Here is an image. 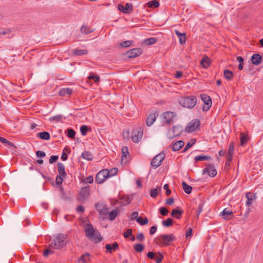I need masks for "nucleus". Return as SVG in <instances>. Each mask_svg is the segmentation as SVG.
Wrapping results in <instances>:
<instances>
[{"label":"nucleus","instance_id":"nucleus-1","mask_svg":"<svg viewBox=\"0 0 263 263\" xmlns=\"http://www.w3.org/2000/svg\"><path fill=\"white\" fill-rule=\"evenodd\" d=\"M68 242L67 236L65 234H60L54 238L53 241L49 247L55 249H61L65 246Z\"/></svg>","mask_w":263,"mask_h":263},{"label":"nucleus","instance_id":"nucleus-2","mask_svg":"<svg viewBox=\"0 0 263 263\" xmlns=\"http://www.w3.org/2000/svg\"><path fill=\"white\" fill-rule=\"evenodd\" d=\"M197 102V99L194 96L182 97L178 100V103L181 106L189 109L194 108Z\"/></svg>","mask_w":263,"mask_h":263},{"label":"nucleus","instance_id":"nucleus-3","mask_svg":"<svg viewBox=\"0 0 263 263\" xmlns=\"http://www.w3.org/2000/svg\"><path fill=\"white\" fill-rule=\"evenodd\" d=\"M176 116L174 112L171 111H167L162 114L161 117H162V122L167 125H170L173 123L174 118Z\"/></svg>","mask_w":263,"mask_h":263},{"label":"nucleus","instance_id":"nucleus-4","mask_svg":"<svg viewBox=\"0 0 263 263\" xmlns=\"http://www.w3.org/2000/svg\"><path fill=\"white\" fill-rule=\"evenodd\" d=\"M165 155L163 152H161L154 157L151 162V166L155 169L160 166L163 160L164 159Z\"/></svg>","mask_w":263,"mask_h":263},{"label":"nucleus","instance_id":"nucleus-5","mask_svg":"<svg viewBox=\"0 0 263 263\" xmlns=\"http://www.w3.org/2000/svg\"><path fill=\"white\" fill-rule=\"evenodd\" d=\"M143 135V128L139 127L134 129L132 133V139L134 143H138Z\"/></svg>","mask_w":263,"mask_h":263},{"label":"nucleus","instance_id":"nucleus-6","mask_svg":"<svg viewBox=\"0 0 263 263\" xmlns=\"http://www.w3.org/2000/svg\"><path fill=\"white\" fill-rule=\"evenodd\" d=\"M200 98L203 102L202 106L203 111H208L211 108L212 103L211 98L206 94L202 93L200 95Z\"/></svg>","mask_w":263,"mask_h":263},{"label":"nucleus","instance_id":"nucleus-7","mask_svg":"<svg viewBox=\"0 0 263 263\" xmlns=\"http://www.w3.org/2000/svg\"><path fill=\"white\" fill-rule=\"evenodd\" d=\"M108 178V172H107V169H103L96 175V181L98 184H101Z\"/></svg>","mask_w":263,"mask_h":263},{"label":"nucleus","instance_id":"nucleus-8","mask_svg":"<svg viewBox=\"0 0 263 263\" xmlns=\"http://www.w3.org/2000/svg\"><path fill=\"white\" fill-rule=\"evenodd\" d=\"M176 239L173 234H165L160 236V241L163 246H168L171 242L174 241Z\"/></svg>","mask_w":263,"mask_h":263},{"label":"nucleus","instance_id":"nucleus-9","mask_svg":"<svg viewBox=\"0 0 263 263\" xmlns=\"http://www.w3.org/2000/svg\"><path fill=\"white\" fill-rule=\"evenodd\" d=\"M200 125V121L198 119H194L189 122L185 130L187 133H191L197 129Z\"/></svg>","mask_w":263,"mask_h":263},{"label":"nucleus","instance_id":"nucleus-10","mask_svg":"<svg viewBox=\"0 0 263 263\" xmlns=\"http://www.w3.org/2000/svg\"><path fill=\"white\" fill-rule=\"evenodd\" d=\"M208 173V175L211 177H214L217 175V171L212 164H208L206 167L202 170V174Z\"/></svg>","mask_w":263,"mask_h":263},{"label":"nucleus","instance_id":"nucleus-11","mask_svg":"<svg viewBox=\"0 0 263 263\" xmlns=\"http://www.w3.org/2000/svg\"><path fill=\"white\" fill-rule=\"evenodd\" d=\"M142 53V50L141 48H138L132 49L126 52V54L129 59L137 57L140 55Z\"/></svg>","mask_w":263,"mask_h":263},{"label":"nucleus","instance_id":"nucleus-12","mask_svg":"<svg viewBox=\"0 0 263 263\" xmlns=\"http://www.w3.org/2000/svg\"><path fill=\"white\" fill-rule=\"evenodd\" d=\"M90 191V186L82 187L80 192V199L81 200L87 199L89 196Z\"/></svg>","mask_w":263,"mask_h":263},{"label":"nucleus","instance_id":"nucleus-13","mask_svg":"<svg viewBox=\"0 0 263 263\" xmlns=\"http://www.w3.org/2000/svg\"><path fill=\"white\" fill-rule=\"evenodd\" d=\"M133 199V198L132 195H124L119 196V199L122 200L120 204L123 206H125L131 203Z\"/></svg>","mask_w":263,"mask_h":263},{"label":"nucleus","instance_id":"nucleus-14","mask_svg":"<svg viewBox=\"0 0 263 263\" xmlns=\"http://www.w3.org/2000/svg\"><path fill=\"white\" fill-rule=\"evenodd\" d=\"M96 231L94 230L92 224L90 223H87L85 229L86 236L90 239L95 235L94 233Z\"/></svg>","mask_w":263,"mask_h":263},{"label":"nucleus","instance_id":"nucleus-15","mask_svg":"<svg viewBox=\"0 0 263 263\" xmlns=\"http://www.w3.org/2000/svg\"><path fill=\"white\" fill-rule=\"evenodd\" d=\"M118 9L124 13H129L133 9V6L131 4L126 3L124 6L123 5H118Z\"/></svg>","mask_w":263,"mask_h":263},{"label":"nucleus","instance_id":"nucleus-16","mask_svg":"<svg viewBox=\"0 0 263 263\" xmlns=\"http://www.w3.org/2000/svg\"><path fill=\"white\" fill-rule=\"evenodd\" d=\"M179 128V126H174L172 129H170L167 133V137L170 139H172L179 135L180 131H177Z\"/></svg>","mask_w":263,"mask_h":263},{"label":"nucleus","instance_id":"nucleus-17","mask_svg":"<svg viewBox=\"0 0 263 263\" xmlns=\"http://www.w3.org/2000/svg\"><path fill=\"white\" fill-rule=\"evenodd\" d=\"M105 249L107 250V252L109 253H111L112 252L118 250L119 248L118 243L115 241L111 244H106L105 247Z\"/></svg>","mask_w":263,"mask_h":263},{"label":"nucleus","instance_id":"nucleus-18","mask_svg":"<svg viewBox=\"0 0 263 263\" xmlns=\"http://www.w3.org/2000/svg\"><path fill=\"white\" fill-rule=\"evenodd\" d=\"M220 215L222 216L223 219L230 220L233 216V213L232 211H230L228 209L226 208L222 212L220 213Z\"/></svg>","mask_w":263,"mask_h":263},{"label":"nucleus","instance_id":"nucleus-19","mask_svg":"<svg viewBox=\"0 0 263 263\" xmlns=\"http://www.w3.org/2000/svg\"><path fill=\"white\" fill-rule=\"evenodd\" d=\"M261 60L262 57L258 53L253 54L251 58L252 63L255 65H259L261 63Z\"/></svg>","mask_w":263,"mask_h":263},{"label":"nucleus","instance_id":"nucleus-20","mask_svg":"<svg viewBox=\"0 0 263 263\" xmlns=\"http://www.w3.org/2000/svg\"><path fill=\"white\" fill-rule=\"evenodd\" d=\"M184 145V143L182 140H179L173 144L172 146V150L174 152L180 150Z\"/></svg>","mask_w":263,"mask_h":263},{"label":"nucleus","instance_id":"nucleus-21","mask_svg":"<svg viewBox=\"0 0 263 263\" xmlns=\"http://www.w3.org/2000/svg\"><path fill=\"white\" fill-rule=\"evenodd\" d=\"M73 90L70 88H63L59 91V95L62 97L69 96L72 94Z\"/></svg>","mask_w":263,"mask_h":263},{"label":"nucleus","instance_id":"nucleus-22","mask_svg":"<svg viewBox=\"0 0 263 263\" xmlns=\"http://www.w3.org/2000/svg\"><path fill=\"white\" fill-rule=\"evenodd\" d=\"M175 33L179 39L180 44H184L186 42V34L185 33H180L178 30H175Z\"/></svg>","mask_w":263,"mask_h":263},{"label":"nucleus","instance_id":"nucleus-23","mask_svg":"<svg viewBox=\"0 0 263 263\" xmlns=\"http://www.w3.org/2000/svg\"><path fill=\"white\" fill-rule=\"evenodd\" d=\"M183 212V211L181 210L179 208L174 209L172 211L171 216L175 217L178 219H179L181 218Z\"/></svg>","mask_w":263,"mask_h":263},{"label":"nucleus","instance_id":"nucleus-24","mask_svg":"<svg viewBox=\"0 0 263 263\" xmlns=\"http://www.w3.org/2000/svg\"><path fill=\"white\" fill-rule=\"evenodd\" d=\"M200 64L204 68H208L211 64V60L206 55H204L201 61Z\"/></svg>","mask_w":263,"mask_h":263},{"label":"nucleus","instance_id":"nucleus-25","mask_svg":"<svg viewBox=\"0 0 263 263\" xmlns=\"http://www.w3.org/2000/svg\"><path fill=\"white\" fill-rule=\"evenodd\" d=\"M246 198H247V201L246 202V205L248 206H250L252 204V201L253 199H255L256 195L251 193H247L246 195Z\"/></svg>","mask_w":263,"mask_h":263},{"label":"nucleus","instance_id":"nucleus-26","mask_svg":"<svg viewBox=\"0 0 263 263\" xmlns=\"http://www.w3.org/2000/svg\"><path fill=\"white\" fill-rule=\"evenodd\" d=\"M65 170V167L64 165L61 162L58 163V172L60 174V176H62L63 178H65L67 175Z\"/></svg>","mask_w":263,"mask_h":263},{"label":"nucleus","instance_id":"nucleus-27","mask_svg":"<svg viewBox=\"0 0 263 263\" xmlns=\"http://www.w3.org/2000/svg\"><path fill=\"white\" fill-rule=\"evenodd\" d=\"M120 211L119 209L112 210L111 212H108L109 215L108 219L110 221H113L115 218L119 215Z\"/></svg>","mask_w":263,"mask_h":263},{"label":"nucleus","instance_id":"nucleus-28","mask_svg":"<svg viewBox=\"0 0 263 263\" xmlns=\"http://www.w3.org/2000/svg\"><path fill=\"white\" fill-rule=\"evenodd\" d=\"M37 137L41 139L49 140L50 139V135L48 132H42L37 134Z\"/></svg>","mask_w":263,"mask_h":263},{"label":"nucleus","instance_id":"nucleus-29","mask_svg":"<svg viewBox=\"0 0 263 263\" xmlns=\"http://www.w3.org/2000/svg\"><path fill=\"white\" fill-rule=\"evenodd\" d=\"M95 235L90 238V239L94 243H98L102 240V238L101 236L100 233L96 231L94 233Z\"/></svg>","mask_w":263,"mask_h":263},{"label":"nucleus","instance_id":"nucleus-30","mask_svg":"<svg viewBox=\"0 0 263 263\" xmlns=\"http://www.w3.org/2000/svg\"><path fill=\"white\" fill-rule=\"evenodd\" d=\"M224 78L228 81H231L233 79L234 74L233 72L228 69H224L223 71Z\"/></svg>","mask_w":263,"mask_h":263},{"label":"nucleus","instance_id":"nucleus-31","mask_svg":"<svg viewBox=\"0 0 263 263\" xmlns=\"http://www.w3.org/2000/svg\"><path fill=\"white\" fill-rule=\"evenodd\" d=\"M211 159V157L210 156H204V155H199L196 156L194 158V162L196 163L197 161H209Z\"/></svg>","mask_w":263,"mask_h":263},{"label":"nucleus","instance_id":"nucleus-32","mask_svg":"<svg viewBox=\"0 0 263 263\" xmlns=\"http://www.w3.org/2000/svg\"><path fill=\"white\" fill-rule=\"evenodd\" d=\"M156 120V117L155 114H150L146 119V123L148 126H151Z\"/></svg>","mask_w":263,"mask_h":263},{"label":"nucleus","instance_id":"nucleus-33","mask_svg":"<svg viewBox=\"0 0 263 263\" xmlns=\"http://www.w3.org/2000/svg\"><path fill=\"white\" fill-rule=\"evenodd\" d=\"M159 1L157 0H153L149 1L147 4L146 5L148 7L151 8H158L159 6Z\"/></svg>","mask_w":263,"mask_h":263},{"label":"nucleus","instance_id":"nucleus-34","mask_svg":"<svg viewBox=\"0 0 263 263\" xmlns=\"http://www.w3.org/2000/svg\"><path fill=\"white\" fill-rule=\"evenodd\" d=\"M88 51L86 49H75L73 50L72 53L76 55H81L83 54H87Z\"/></svg>","mask_w":263,"mask_h":263},{"label":"nucleus","instance_id":"nucleus-35","mask_svg":"<svg viewBox=\"0 0 263 263\" xmlns=\"http://www.w3.org/2000/svg\"><path fill=\"white\" fill-rule=\"evenodd\" d=\"M81 32L85 34H87L93 32V30L91 29L90 27H87L83 25L80 29Z\"/></svg>","mask_w":263,"mask_h":263},{"label":"nucleus","instance_id":"nucleus-36","mask_svg":"<svg viewBox=\"0 0 263 263\" xmlns=\"http://www.w3.org/2000/svg\"><path fill=\"white\" fill-rule=\"evenodd\" d=\"M182 186L184 191L187 194H190L192 192V187L188 185L185 182H182Z\"/></svg>","mask_w":263,"mask_h":263},{"label":"nucleus","instance_id":"nucleus-37","mask_svg":"<svg viewBox=\"0 0 263 263\" xmlns=\"http://www.w3.org/2000/svg\"><path fill=\"white\" fill-rule=\"evenodd\" d=\"M81 157L87 160H92L93 159V156L91 153L89 151H85L84 152L82 155Z\"/></svg>","mask_w":263,"mask_h":263},{"label":"nucleus","instance_id":"nucleus-38","mask_svg":"<svg viewBox=\"0 0 263 263\" xmlns=\"http://www.w3.org/2000/svg\"><path fill=\"white\" fill-rule=\"evenodd\" d=\"M134 249L137 252L141 253L143 251L144 246L141 243H136L134 246Z\"/></svg>","mask_w":263,"mask_h":263},{"label":"nucleus","instance_id":"nucleus-39","mask_svg":"<svg viewBox=\"0 0 263 263\" xmlns=\"http://www.w3.org/2000/svg\"><path fill=\"white\" fill-rule=\"evenodd\" d=\"M157 41L156 37H149L144 41V43L146 45H151L155 43Z\"/></svg>","mask_w":263,"mask_h":263},{"label":"nucleus","instance_id":"nucleus-40","mask_svg":"<svg viewBox=\"0 0 263 263\" xmlns=\"http://www.w3.org/2000/svg\"><path fill=\"white\" fill-rule=\"evenodd\" d=\"M162 223L165 227H169L173 225V220L171 218H168L166 220H163Z\"/></svg>","mask_w":263,"mask_h":263},{"label":"nucleus","instance_id":"nucleus-41","mask_svg":"<svg viewBox=\"0 0 263 263\" xmlns=\"http://www.w3.org/2000/svg\"><path fill=\"white\" fill-rule=\"evenodd\" d=\"M196 142L195 139H191L190 141L187 143L186 144L185 147L184 148L183 150L182 151L183 152H185L187 151L189 148H190Z\"/></svg>","mask_w":263,"mask_h":263},{"label":"nucleus","instance_id":"nucleus-42","mask_svg":"<svg viewBox=\"0 0 263 263\" xmlns=\"http://www.w3.org/2000/svg\"><path fill=\"white\" fill-rule=\"evenodd\" d=\"M137 222L139 223L140 224L143 226L148 223V220L146 217L143 218L141 217H139L137 218Z\"/></svg>","mask_w":263,"mask_h":263},{"label":"nucleus","instance_id":"nucleus-43","mask_svg":"<svg viewBox=\"0 0 263 263\" xmlns=\"http://www.w3.org/2000/svg\"><path fill=\"white\" fill-rule=\"evenodd\" d=\"M66 131L68 137L71 139L74 138L76 133L72 128H68Z\"/></svg>","mask_w":263,"mask_h":263},{"label":"nucleus","instance_id":"nucleus-44","mask_svg":"<svg viewBox=\"0 0 263 263\" xmlns=\"http://www.w3.org/2000/svg\"><path fill=\"white\" fill-rule=\"evenodd\" d=\"M248 137L243 133L240 134V145H244L248 141Z\"/></svg>","mask_w":263,"mask_h":263},{"label":"nucleus","instance_id":"nucleus-45","mask_svg":"<svg viewBox=\"0 0 263 263\" xmlns=\"http://www.w3.org/2000/svg\"><path fill=\"white\" fill-rule=\"evenodd\" d=\"M0 141L3 144H7L9 147H14L16 148L14 144L9 141L7 140L6 139L0 137Z\"/></svg>","mask_w":263,"mask_h":263},{"label":"nucleus","instance_id":"nucleus-46","mask_svg":"<svg viewBox=\"0 0 263 263\" xmlns=\"http://www.w3.org/2000/svg\"><path fill=\"white\" fill-rule=\"evenodd\" d=\"M108 208L105 207L104 209H102L99 212V215L102 218V219H104L105 218V216L108 215Z\"/></svg>","mask_w":263,"mask_h":263},{"label":"nucleus","instance_id":"nucleus-47","mask_svg":"<svg viewBox=\"0 0 263 263\" xmlns=\"http://www.w3.org/2000/svg\"><path fill=\"white\" fill-rule=\"evenodd\" d=\"M89 256L90 254L88 253L83 254L79 259V263H87V260L86 259V257H89Z\"/></svg>","mask_w":263,"mask_h":263},{"label":"nucleus","instance_id":"nucleus-48","mask_svg":"<svg viewBox=\"0 0 263 263\" xmlns=\"http://www.w3.org/2000/svg\"><path fill=\"white\" fill-rule=\"evenodd\" d=\"M133 43V41L127 40V41H124V42H122V43H121L120 44V46L121 47L127 48V47H130L132 45Z\"/></svg>","mask_w":263,"mask_h":263},{"label":"nucleus","instance_id":"nucleus-49","mask_svg":"<svg viewBox=\"0 0 263 263\" xmlns=\"http://www.w3.org/2000/svg\"><path fill=\"white\" fill-rule=\"evenodd\" d=\"M89 79H92L95 83H97L100 81V77L98 75L95 74L93 72L90 73L88 77Z\"/></svg>","mask_w":263,"mask_h":263},{"label":"nucleus","instance_id":"nucleus-50","mask_svg":"<svg viewBox=\"0 0 263 263\" xmlns=\"http://www.w3.org/2000/svg\"><path fill=\"white\" fill-rule=\"evenodd\" d=\"M129 154L128 148L127 146H123L122 148V160H123L124 158H126L127 155Z\"/></svg>","mask_w":263,"mask_h":263},{"label":"nucleus","instance_id":"nucleus-51","mask_svg":"<svg viewBox=\"0 0 263 263\" xmlns=\"http://www.w3.org/2000/svg\"><path fill=\"white\" fill-rule=\"evenodd\" d=\"M118 170L116 167H113L110 170H107L108 172V178L116 175L118 173Z\"/></svg>","mask_w":263,"mask_h":263},{"label":"nucleus","instance_id":"nucleus-52","mask_svg":"<svg viewBox=\"0 0 263 263\" xmlns=\"http://www.w3.org/2000/svg\"><path fill=\"white\" fill-rule=\"evenodd\" d=\"M62 118V116L61 115H58L53 117H51L49 118V121L51 122L55 121L58 122L61 121Z\"/></svg>","mask_w":263,"mask_h":263},{"label":"nucleus","instance_id":"nucleus-53","mask_svg":"<svg viewBox=\"0 0 263 263\" xmlns=\"http://www.w3.org/2000/svg\"><path fill=\"white\" fill-rule=\"evenodd\" d=\"M88 128L86 125H83L80 127V131L83 136H85L88 132Z\"/></svg>","mask_w":263,"mask_h":263},{"label":"nucleus","instance_id":"nucleus-54","mask_svg":"<svg viewBox=\"0 0 263 263\" xmlns=\"http://www.w3.org/2000/svg\"><path fill=\"white\" fill-rule=\"evenodd\" d=\"M11 30L10 28H6L5 29L0 30V35H7L9 34L11 32Z\"/></svg>","mask_w":263,"mask_h":263},{"label":"nucleus","instance_id":"nucleus-55","mask_svg":"<svg viewBox=\"0 0 263 263\" xmlns=\"http://www.w3.org/2000/svg\"><path fill=\"white\" fill-rule=\"evenodd\" d=\"M159 211L160 213L163 216H166L168 213V211L165 207L160 208Z\"/></svg>","mask_w":263,"mask_h":263},{"label":"nucleus","instance_id":"nucleus-56","mask_svg":"<svg viewBox=\"0 0 263 263\" xmlns=\"http://www.w3.org/2000/svg\"><path fill=\"white\" fill-rule=\"evenodd\" d=\"M144 235L142 232H138L136 235V239L139 241H143L144 239Z\"/></svg>","mask_w":263,"mask_h":263},{"label":"nucleus","instance_id":"nucleus-57","mask_svg":"<svg viewBox=\"0 0 263 263\" xmlns=\"http://www.w3.org/2000/svg\"><path fill=\"white\" fill-rule=\"evenodd\" d=\"M59 159V157L57 155H52L49 160V163L50 164L56 162Z\"/></svg>","mask_w":263,"mask_h":263},{"label":"nucleus","instance_id":"nucleus-58","mask_svg":"<svg viewBox=\"0 0 263 263\" xmlns=\"http://www.w3.org/2000/svg\"><path fill=\"white\" fill-rule=\"evenodd\" d=\"M234 143L232 142L229 145L228 153L229 154H234Z\"/></svg>","mask_w":263,"mask_h":263},{"label":"nucleus","instance_id":"nucleus-59","mask_svg":"<svg viewBox=\"0 0 263 263\" xmlns=\"http://www.w3.org/2000/svg\"><path fill=\"white\" fill-rule=\"evenodd\" d=\"M96 209L99 212L102 209H104L106 206L102 203H97L95 205Z\"/></svg>","mask_w":263,"mask_h":263},{"label":"nucleus","instance_id":"nucleus-60","mask_svg":"<svg viewBox=\"0 0 263 263\" xmlns=\"http://www.w3.org/2000/svg\"><path fill=\"white\" fill-rule=\"evenodd\" d=\"M63 177L60 175H57L55 178V181L57 185H60L62 184L63 179Z\"/></svg>","mask_w":263,"mask_h":263},{"label":"nucleus","instance_id":"nucleus-61","mask_svg":"<svg viewBox=\"0 0 263 263\" xmlns=\"http://www.w3.org/2000/svg\"><path fill=\"white\" fill-rule=\"evenodd\" d=\"M37 158H43L46 156V153L43 151H37L35 153Z\"/></svg>","mask_w":263,"mask_h":263},{"label":"nucleus","instance_id":"nucleus-62","mask_svg":"<svg viewBox=\"0 0 263 263\" xmlns=\"http://www.w3.org/2000/svg\"><path fill=\"white\" fill-rule=\"evenodd\" d=\"M150 195L153 198H155L158 195L157 189H152L150 192Z\"/></svg>","mask_w":263,"mask_h":263},{"label":"nucleus","instance_id":"nucleus-63","mask_svg":"<svg viewBox=\"0 0 263 263\" xmlns=\"http://www.w3.org/2000/svg\"><path fill=\"white\" fill-rule=\"evenodd\" d=\"M130 236H132V230L131 229H128L124 233V237L127 238Z\"/></svg>","mask_w":263,"mask_h":263},{"label":"nucleus","instance_id":"nucleus-64","mask_svg":"<svg viewBox=\"0 0 263 263\" xmlns=\"http://www.w3.org/2000/svg\"><path fill=\"white\" fill-rule=\"evenodd\" d=\"M158 254L159 256L156 259V263H161L164 258V256L162 253L160 252H158Z\"/></svg>","mask_w":263,"mask_h":263}]
</instances>
